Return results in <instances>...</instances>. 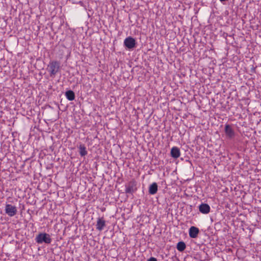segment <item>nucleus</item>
Here are the masks:
<instances>
[{"mask_svg":"<svg viewBox=\"0 0 261 261\" xmlns=\"http://www.w3.org/2000/svg\"><path fill=\"white\" fill-rule=\"evenodd\" d=\"M65 95L67 99L70 101H72L75 99V94L73 91L71 90H68L65 93Z\"/></svg>","mask_w":261,"mask_h":261,"instance_id":"obj_10","label":"nucleus"},{"mask_svg":"<svg viewBox=\"0 0 261 261\" xmlns=\"http://www.w3.org/2000/svg\"><path fill=\"white\" fill-rule=\"evenodd\" d=\"M147 261H157V259L154 257H151Z\"/></svg>","mask_w":261,"mask_h":261,"instance_id":"obj_15","label":"nucleus"},{"mask_svg":"<svg viewBox=\"0 0 261 261\" xmlns=\"http://www.w3.org/2000/svg\"><path fill=\"white\" fill-rule=\"evenodd\" d=\"M199 232V229L195 226H191L189 230V236L191 238H197Z\"/></svg>","mask_w":261,"mask_h":261,"instance_id":"obj_6","label":"nucleus"},{"mask_svg":"<svg viewBox=\"0 0 261 261\" xmlns=\"http://www.w3.org/2000/svg\"><path fill=\"white\" fill-rule=\"evenodd\" d=\"M60 68V64L56 61H53L49 62L47 70L50 73V76L54 77L55 75L58 72Z\"/></svg>","mask_w":261,"mask_h":261,"instance_id":"obj_1","label":"nucleus"},{"mask_svg":"<svg viewBox=\"0 0 261 261\" xmlns=\"http://www.w3.org/2000/svg\"><path fill=\"white\" fill-rule=\"evenodd\" d=\"M35 240L38 244H42V243L50 244L51 242V239L50 235L46 233H39L36 236Z\"/></svg>","mask_w":261,"mask_h":261,"instance_id":"obj_2","label":"nucleus"},{"mask_svg":"<svg viewBox=\"0 0 261 261\" xmlns=\"http://www.w3.org/2000/svg\"><path fill=\"white\" fill-rule=\"evenodd\" d=\"M126 193H129V192H130V187L129 186H128V187L126 188Z\"/></svg>","mask_w":261,"mask_h":261,"instance_id":"obj_16","label":"nucleus"},{"mask_svg":"<svg viewBox=\"0 0 261 261\" xmlns=\"http://www.w3.org/2000/svg\"><path fill=\"white\" fill-rule=\"evenodd\" d=\"M5 212L10 217H13L17 213V207L10 204H7L5 206Z\"/></svg>","mask_w":261,"mask_h":261,"instance_id":"obj_3","label":"nucleus"},{"mask_svg":"<svg viewBox=\"0 0 261 261\" xmlns=\"http://www.w3.org/2000/svg\"><path fill=\"white\" fill-rule=\"evenodd\" d=\"M158 191V185L156 182H153L149 187V193L151 195H154Z\"/></svg>","mask_w":261,"mask_h":261,"instance_id":"obj_9","label":"nucleus"},{"mask_svg":"<svg viewBox=\"0 0 261 261\" xmlns=\"http://www.w3.org/2000/svg\"><path fill=\"white\" fill-rule=\"evenodd\" d=\"M177 249L181 252L186 248V244L184 242H179L177 243L176 246Z\"/></svg>","mask_w":261,"mask_h":261,"instance_id":"obj_12","label":"nucleus"},{"mask_svg":"<svg viewBox=\"0 0 261 261\" xmlns=\"http://www.w3.org/2000/svg\"><path fill=\"white\" fill-rule=\"evenodd\" d=\"M171 156L175 159L179 158L180 155L179 149L177 147H173L171 149Z\"/></svg>","mask_w":261,"mask_h":261,"instance_id":"obj_8","label":"nucleus"},{"mask_svg":"<svg viewBox=\"0 0 261 261\" xmlns=\"http://www.w3.org/2000/svg\"><path fill=\"white\" fill-rule=\"evenodd\" d=\"M224 131L226 136L229 138L231 139L234 136V132L231 126L229 124H226L225 125Z\"/></svg>","mask_w":261,"mask_h":261,"instance_id":"obj_4","label":"nucleus"},{"mask_svg":"<svg viewBox=\"0 0 261 261\" xmlns=\"http://www.w3.org/2000/svg\"><path fill=\"white\" fill-rule=\"evenodd\" d=\"M136 44V41L134 39L132 38V48L134 47Z\"/></svg>","mask_w":261,"mask_h":261,"instance_id":"obj_14","label":"nucleus"},{"mask_svg":"<svg viewBox=\"0 0 261 261\" xmlns=\"http://www.w3.org/2000/svg\"><path fill=\"white\" fill-rule=\"evenodd\" d=\"M78 148L80 149V154L82 156H85L87 154V151L86 150V148L84 144H80Z\"/></svg>","mask_w":261,"mask_h":261,"instance_id":"obj_11","label":"nucleus"},{"mask_svg":"<svg viewBox=\"0 0 261 261\" xmlns=\"http://www.w3.org/2000/svg\"><path fill=\"white\" fill-rule=\"evenodd\" d=\"M96 226V229L99 231L103 229L106 226V221L103 217L98 218Z\"/></svg>","mask_w":261,"mask_h":261,"instance_id":"obj_7","label":"nucleus"},{"mask_svg":"<svg viewBox=\"0 0 261 261\" xmlns=\"http://www.w3.org/2000/svg\"><path fill=\"white\" fill-rule=\"evenodd\" d=\"M210 206L206 203H201L199 205V212L203 214H207L210 212Z\"/></svg>","mask_w":261,"mask_h":261,"instance_id":"obj_5","label":"nucleus"},{"mask_svg":"<svg viewBox=\"0 0 261 261\" xmlns=\"http://www.w3.org/2000/svg\"><path fill=\"white\" fill-rule=\"evenodd\" d=\"M124 44L128 49H130V36L125 39L124 40Z\"/></svg>","mask_w":261,"mask_h":261,"instance_id":"obj_13","label":"nucleus"}]
</instances>
